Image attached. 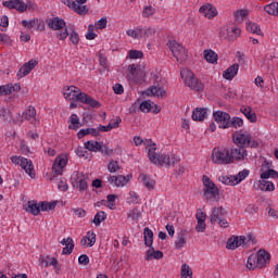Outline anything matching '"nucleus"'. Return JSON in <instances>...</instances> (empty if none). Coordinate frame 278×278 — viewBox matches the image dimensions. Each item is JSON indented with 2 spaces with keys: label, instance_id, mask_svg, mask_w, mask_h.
Instances as JSON below:
<instances>
[{
  "label": "nucleus",
  "instance_id": "nucleus-58",
  "mask_svg": "<svg viewBox=\"0 0 278 278\" xmlns=\"http://www.w3.org/2000/svg\"><path fill=\"white\" fill-rule=\"evenodd\" d=\"M230 34H227V39L229 41H233L236 40V38H238V36H240V29L239 28H231V30H229Z\"/></svg>",
  "mask_w": 278,
  "mask_h": 278
},
{
  "label": "nucleus",
  "instance_id": "nucleus-5",
  "mask_svg": "<svg viewBox=\"0 0 278 278\" xmlns=\"http://www.w3.org/2000/svg\"><path fill=\"white\" fill-rule=\"evenodd\" d=\"M232 140L237 147H241L242 149H247V147L257 149V147H260V143H257L256 140H253L249 132L237 131L232 135Z\"/></svg>",
  "mask_w": 278,
  "mask_h": 278
},
{
  "label": "nucleus",
  "instance_id": "nucleus-62",
  "mask_svg": "<svg viewBox=\"0 0 278 278\" xmlns=\"http://www.w3.org/2000/svg\"><path fill=\"white\" fill-rule=\"evenodd\" d=\"M139 110L144 114H148V112H151V102L143 101L141 104H139Z\"/></svg>",
  "mask_w": 278,
  "mask_h": 278
},
{
  "label": "nucleus",
  "instance_id": "nucleus-14",
  "mask_svg": "<svg viewBox=\"0 0 278 278\" xmlns=\"http://www.w3.org/2000/svg\"><path fill=\"white\" fill-rule=\"evenodd\" d=\"M126 34L130 38H135L136 40H141V38H149L151 34H155V29H153L152 27L147 28V27L138 26L136 29H128Z\"/></svg>",
  "mask_w": 278,
  "mask_h": 278
},
{
  "label": "nucleus",
  "instance_id": "nucleus-3",
  "mask_svg": "<svg viewBox=\"0 0 278 278\" xmlns=\"http://www.w3.org/2000/svg\"><path fill=\"white\" fill-rule=\"evenodd\" d=\"M46 24L49 29H52L56 33V38L59 40H66L68 38V27H66V22L60 17H50L46 20Z\"/></svg>",
  "mask_w": 278,
  "mask_h": 278
},
{
  "label": "nucleus",
  "instance_id": "nucleus-22",
  "mask_svg": "<svg viewBox=\"0 0 278 278\" xmlns=\"http://www.w3.org/2000/svg\"><path fill=\"white\" fill-rule=\"evenodd\" d=\"M63 3H65V5L70 7L71 10H73L74 12H76V14H79L80 16H84V14H88V7L77 4L76 0H64Z\"/></svg>",
  "mask_w": 278,
  "mask_h": 278
},
{
  "label": "nucleus",
  "instance_id": "nucleus-20",
  "mask_svg": "<svg viewBox=\"0 0 278 278\" xmlns=\"http://www.w3.org/2000/svg\"><path fill=\"white\" fill-rule=\"evenodd\" d=\"M229 155H230V164H232V162H242V160H244L248 155L247 153V149L244 148H232L229 151Z\"/></svg>",
  "mask_w": 278,
  "mask_h": 278
},
{
  "label": "nucleus",
  "instance_id": "nucleus-28",
  "mask_svg": "<svg viewBox=\"0 0 278 278\" xmlns=\"http://www.w3.org/2000/svg\"><path fill=\"white\" fill-rule=\"evenodd\" d=\"M21 90V85L20 84H8L4 86H0V94L7 96V94H12L13 92H18Z\"/></svg>",
  "mask_w": 278,
  "mask_h": 278
},
{
  "label": "nucleus",
  "instance_id": "nucleus-21",
  "mask_svg": "<svg viewBox=\"0 0 278 278\" xmlns=\"http://www.w3.org/2000/svg\"><path fill=\"white\" fill-rule=\"evenodd\" d=\"M38 66V61L31 59L27 63H25L17 72L18 79H22V77H25L26 75H29L34 68Z\"/></svg>",
  "mask_w": 278,
  "mask_h": 278
},
{
  "label": "nucleus",
  "instance_id": "nucleus-44",
  "mask_svg": "<svg viewBox=\"0 0 278 278\" xmlns=\"http://www.w3.org/2000/svg\"><path fill=\"white\" fill-rule=\"evenodd\" d=\"M240 245L238 241V236H232L228 239L226 249H228L229 251H236V249H238Z\"/></svg>",
  "mask_w": 278,
  "mask_h": 278
},
{
  "label": "nucleus",
  "instance_id": "nucleus-15",
  "mask_svg": "<svg viewBox=\"0 0 278 278\" xmlns=\"http://www.w3.org/2000/svg\"><path fill=\"white\" fill-rule=\"evenodd\" d=\"M214 121L218 124L219 129H229V122L231 115L224 111H216L213 113Z\"/></svg>",
  "mask_w": 278,
  "mask_h": 278
},
{
  "label": "nucleus",
  "instance_id": "nucleus-34",
  "mask_svg": "<svg viewBox=\"0 0 278 278\" xmlns=\"http://www.w3.org/2000/svg\"><path fill=\"white\" fill-rule=\"evenodd\" d=\"M139 179L142 182V185L146 188H148V190H154L155 189V180L151 179V177H149L148 175L140 174Z\"/></svg>",
  "mask_w": 278,
  "mask_h": 278
},
{
  "label": "nucleus",
  "instance_id": "nucleus-9",
  "mask_svg": "<svg viewBox=\"0 0 278 278\" xmlns=\"http://www.w3.org/2000/svg\"><path fill=\"white\" fill-rule=\"evenodd\" d=\"M167 45H168L174 58H176V60H177V62H179V64H184V62H186L188 60V51L179 42L174 40V41H169Z\"/></svg>",
  "mask_w": 278,
  "mask_h": 278
},
{
  "label": "nucleus",
  "instance_id": "nucleus-35",
  "mask_svg": "<svg viewBox=\"0 0 278 278\" xmlns=\"http://www.w3.org/2000/svg\"><path fill=\"white\" fill-rule=\"evenodd\" d=\"M96 242H97V235L94 232H87V236L80 240V244L83 247H86V244H88L89 247H94Z\"/></svg>",
  "mask_w": 278,
  "mask_h": 278
},
{
  "label": "nucleus",
  "instance_id": "nucleus-51",
  "mask_svg": "<svg viewBox=\"0 0 278 278\" xmlns=\"http://www.w3.org/2000/svg\"><path fill=\"white\" fill-rule=\"evenodd\" d=\"M180 275L181 278H192V268L188 264H182Z\"/></svg>",
  "mask_w": 278,
  "mask_h": 278
},
{
  "label": "nucleus",
  "instance_id": "nucleus-25",
  "mask_svg": "<svg viewBox=\"0 0 278 278\" xmlns=\"http://www.w3.org/2000/svg\"><path fill=\"white\" fill-rule=\"evenodd\" d=\"M199 12L200 14H203V16H205L206 18H214V16L218 14V11H216V8H214V5L210 3L203 4L199 9Z\"/></svg>",
  "mask_w": 278,
  "mask_h": 278
},
{
  "label": "nucleus",
  "instance_id": "nucleus-48",
  "mask_svg": "<svg viewBox=\"0 0 278 278\" xmlns=\"http://www.w3.org/2000/svg\"><path fill=\"white\" fill-rule=\"evenodd\" d=\"M140 216H142V213L140 212V210H138V207H135L127 213V218H131L132 220H135V223H138Z\"/></svg>",
  "mask_w": 278,
  "mask_h": 278
},
{
  "label": "nucleus",
  "instance_id": "nucleus-17",
  "mask_svg": "<svg viewBox=\"0 0 278 278\" xmlns=\"http://www.w3.org/2000/svg\"><path fill=\"white\" fill-rule=\"evenodd\" d=\"M66 164H68V159H66V155L56 156L52 165L53 177H58V175H62L64 173V168L66 167Z\"/></svg>",
  "mask_w": 278,
  "mask_h": 278
},
{
  "label": "nucleus",
  "instance_id": "nucleus-1",
  "mask_svg": "<svg viewBox=\"0 0 278 278\" xmlns=\"http://www.w3.org/2000/svg\"><path fill=\"white\" fill-rule=\"evenodd\" d=\"M148 151V157L152 164H155L156 166H175V164H179L180 159L179 156L175 154H159L157 152V146L155 143H152L147 147Z\"/></svg>",
  "mask_w": 278,
  "mask_h": 278
},
{
  "label": "nucleus",
  "instance_id": "nucleus-8",
  "mask_svg": "<svg viewBox=\"0 0 278 278\" xmlns=\"http://www.w3.org/2000/svg\"><path fill=\"white\" fill-rule=\"evenodd\" d=\"M203 184H204V197L207 201H218L220 199V191L218 190V187H216V184L210 179V177L204 176L203 177Z\"/></svg>",
  "mask_w": 278,
  "mask_h": 278
},
{
  "label": "nucleus",
  "instance_id": "nucleus-2",
  "mask_svg": "<svg viewBox=\"0 0 278 278\" xmlns=\"http://www.w3.org/2000/svg\"><path fill=\"white\" fill-rule=\"evenodd\" d=\"M143 238L146 247L150 248L146 252V261L151 262V260H162L164 253L160 250L155 251V248H153V230H151V228L143 229Z\"/></svg>",
  "mask_w": 278,
  "mask_h": 278
},
{
  "label": "nucleus",
  "instance_id": "nucleus-10",
  "mask_svg": "<svg viewBox=\"0 0 278 278\" xmlns=\"http://www.w3.org/2000/svg\"><path fill=\"white\" fill-rule=\"evenodd\" d=\"M212 160H213L214 164H231L229 149L214 148L213 153H212Z\"/></svg>",
  "mask_w": 278,
  "mask_h": 278
},
{
  "label": "nucleus",
  "instance_id": "nucleus-37",
  "mask_svg": "<svg viewBox=\"0 0 278 278\" xmlns=\"http://www.w3.org/2000/svg\"><path fill=\"white\" fill-rule=\"evenodd\" d=\"M23 121H36V108L28 106L22 114V123Z\"/></svg>",
  "mask_w": 278,
  "mask_h": 278
},
{
  "label": "nucleus",
  "instance_id": "nucleus-24",
  "mask_svg": "<svg viewBox=\"0 0 278 278\" xmlns=\"http://www.w3.org/2000/svg\"><path fill=\"white\" fill-rule=\"evenodd\" d=\"M39 262H40L41 266H43V268H47L48 266H53L54 269L56 270V273H59L60 268H62V266L56 261V258L55 257H51L49 255L41 256Z\"/></svg>",
  "mask_w": 278,
  "mask_h": 278
},
{
  "label": "nucleus",
  "instance_id": "nucleus-56",
  "mask_svg": "<svg viewBox=\"0 0 278 278\" xmlns=\"http://www.w3.org/2000/svg\"><path fill=\"white\" fill-rule=\"evenodd\" d=\"M156 10L152 5H147L143 8L142 16L143 18H149V16H153L155 14Z\"/></svg>",
  "mask_w": 278,
  "mask_h": 278
},
{
  "label": "nucleus",
  "instance_id": "nucleus-11",
  "mask_svg": "<svg viewBox=\"0 0 278 278\" xmlns=\"http://www.w3.org/2000/svg\"><path fill=\"white\" fill-rule=\"evenodd\" d=\"M147 74L140 70V67L136 66V64H130L128 66L127 79L129 84H142Z\"/></svg>",
  "mask_w": 278,
  "mask_h": 278
},
{
  "label": "nucleus",
  "instance_id": "nucleus-29",
  "mask_svg": "<svg viewBox=\"0 0 278 278\" xmlns=\"http://www.w3.org/2000/svg\"><path fill=\"white\" fill-rule=\"evenodd\" d=\"M79 102L89 105V108H101V103H99V101H97L94 98L88 96V93L83 92Z\"/></svg>",
  "mask_w": 278,
  "mask_h": 278
},
{
  "label": "nucleus",
  "instance_id": "nucleus-43",
  "mask_svg": "<svg viewBox=\"0 0 278 278\" xmlns=\"http://www.w3.org/2000/svg\"><path fill=\"white\" fill-rule=\"evenodd\" d=\"M70 123L71 125L68 126V129H74L75 131H77V129L81 127V124H79V116H77V114L71 115Z\"/></svg>",
  "mask_w": 278,
  "mask_h": 278
},
{
  "label": "nucleus",
  "instance_id": "nucleus-7",
  "mask_svg": "<svg viewBox=\"0 0 278 278\" xmlns=\"http://www.w3.org/2000/svg\"><path fill=\"white\" fill-rule=\"evenodd\" d=\"M277 179L278 177V173L275 169H267L263 173H261V179L260 180V185L258 188L260 190L264 191V192H273L275 190V184H273V181H268L266 179Z\"/></svg>",
  "mask_w": 278,
  "mask_h": 278
},
{
  "label": "nucleus",
  "instance_id": "nucleus-36",
  "mask_svg": "<svg viewBox=\"0 0 278 278\" xmlns=\"http://www.w3.org/2000/svg\"><path fill=\"white\" fill-rule=\"evenodd\" d=\"M204 60L210 64H216L218 62V54L214 52V50L208 49L203 52Z\"/></svg>",
  "mask_w": 278,
  "mask_h": 278
},
{
  "label": "nucleus",
  "instance_id": "nucleus-60",
  "mask_svg": "<svg viewBox=\"0 0 278 278\" xmlns=\"http://www.w3.org/2000/svg\"><path fill=\"white\" fill-rule=\"evenodd\" d=\"M245 16H249L248 10H240L235 13V18H236V21H239V22L244 21Z\"/></svg>",
  "mask_w": 278,
  "mask_h": 278
},
{
  "label": "nucleus",
  "instance_id": "nucleus-26",
  "mask_svg": "<svg viewBox=\"0 0 278 278\" xmlns=\"http://www.w3.org/2000/svg\"><path fill=\"white\" fill-rule=\"evenodd\" d=\"M188 237V231L187 230H180L177 233L176 240H175V249L177 251H181V248L187 244L186 238Z\"/></svg>",
  "mask_w": 278,
  "mask_h": 278
},
{
  "label": "nucleus",
  "instance_id": "nucleus-41",
  "mask_svg": "<svg viewBox=\"0 0 278 278\" xmlns=\"http://www.w3.org/2000/svg\"><path fill=\"white\" fill-rule=\"evenodd\" d=\"M247 268L249 270H255L256 268H260V263L257 261V254H251L248 257Z\"/></svg>",
  "mask_w": 278,
  "mask_h": 278
},
{
  "label": "nucleus",
  "instance_id": "nucleus-27",
  "mask_svg": "<svg viewBox=\"0 0 278 278\" xmlns=\"http://www.w3.org/2000/svg\"><path fill=\"white\" fill-rule=\"evenodd\" d=\"M238 71H240V65L238 63L232 64L223 73L224 79L231 81L238 75Z\"/></svg>",
  "mask_w": 278,
  "mask_h": 278
},
{
  "label": "nucleus",
  "instance_id": "nucleus-12",
  "mask_svg": "<svg viewBox=\"0 0 278 278\" xmlns=\"http://www.w3.org/2000/svg\"><path fill=\"white\" fill-rule=\"evenodd\" d=\"M11 162L13 164H20L21 168H23V170H25V173L29 175L31 179L36 177V172H34V163L31 162V160L14 155L11 156Z\"/></svg>",
  "mask_w": 278,
  "mask_h": 278
},
{
  "label": "nucleus",
  "instance_id": "nucleus-46",
  "mask_svg": "<svg viewBox=\"0 0 278 278\" xmlns=\"http://www.w3.org/2000/svg\"><path fill=\"white\" fill-rule=\"evenodd\" d=\"M105 218H108V214H105L103 211H100L94 215L92 223L96 225V227H99L101 223L105 220Z\"/></svg>",
  "mask_w": 278,
  "mask_h": 278
},
{
  "label": "nucleus",
  "instance_id": "nucleus-49",
  "mask_svg": "<svg viewBox=\"0 0 278 278\" xmlns=\"http://www.w3.org/2000/svg\"><path fill=\"white\" fill-rule=\"evenodd\" d=\"M70 40L73 45H79V34L77 33V30L75 29V26H72L70 28Z\"/></svg>",
  "mask_w": 278,
  "mask_h": 278
},
{
  "label": "nucleus",
  "instance_id": "nucleus-47",
  "mask_svg": "<svg viewBox=\"0 0 278 278\" xmlns=\"http://www.w3.org/2000/svg\"><path fill=\"white\" fill-rule=\"evenodd\" d=\"M58 205L56 202H40L39 210L41 212H49L51 210H55V206Z\"/></svg>",
  "mask_w": 278,
  "mask_h": 278
},
{
  "label": "nucleus",
  "instance_id": "nucleus-61",
  "mask_svg": "<svg viewBox=\"0 0 278 278\" xmlns=\"http://www.w3.org/2000/svg\"><path fill=\"white\" fill-rule=\"evenodd\" d=\"M219 181H222V184H225V186H236L235 178L231 179V177L228 176H220Z\"/></svg>",
  "mask_w": 278,
  "mask_h": 278
},
{
  "label": "nucleus",
  "instance_id": "nucleus-33",
  "mask_svg": "<svg viewBox=\"0 0 278 278\" xmlns=\"http://www.w3.org/2000/svg\"><path fill=\"white\" fill-rule=\"evenodd\" d=\"M240 112L244 114L245 118H248L250 123H257V115L253 113L251 106H242Z\"/></svg>",
  "mask_w": 278,
  "mask_h": 278
},
{
  "label": "nucleus",
  "instance_id": "nucleus-64",
  "mask_svg": "<svg viewBox=\"0 0 278 278\" xmlns=\"http://www.w3.org/2000/svg\"><path fill=\"white\" fill-rule=\"evenodd\" d=\"M139 200H140V195H138V193H136L135 191L129 192L128 203L138 204L140 203Z\"/></svg>",
  "mask_w": 278,
  "mask_h": 278
},
{
  "label": "nucleus",
  "instance_id": "nucleus-30",
  "mask_svg": "<svg viewBox=\"0 0 278 278\" xmlns=\"http://www.w3.org/2000/svg\"><path fill=\"white\" fill-rule=\"evenodd\" d=\"M207 118V109L205 108H197L192 112V121H205Z\"/></svg>",
  "mask_w": 278,
  "mask_h": 278
},
{
  "label": "nucleus",
  "instance_id": "nucleus-55",
  "mask_svg": "<svg viewBox=\"0 0 278 278\" xmlns=\"http://www.w3.org/2000/svg\"><path fill=\"white\" fill-rule=\"evenodd\" d=\"M249 177V169H243L238 173L237 176H235V184H240V181H244Z\"/></svg>",
  "mask_w": 278,
  "mask_h": 278
},
{
  "label": "nucleus",
  "instance_id": "nucleus-18",
  "mask_svg": "<svg viewBox=\"0 0 278 278\" xmlns=\"http://www.w3.org/2000/svg\"><path fill=\"white\" fill-rule=\"evenodd\" d=\"M106 179L111 186H115V188H123V186H127V184H129L131 175L108 176Z\"/></svg>",
  "mask_w": 278,
  "mask_h": 278
},
{
  "label": "nucleus",
  "instance_id": "nucleus-53",
  "mask_svg": "<svg viewBox=\"0 0 278 278\" xmlns=\"http://www.w3.org/2000/svg\"><path fill=\"white\" fill-rule=\"evenodd\" d=\"M108 170L109 173H118V170H121L118 161L111 160L108 164Z\"/></svg>",
  "mask_w": 278,
  "mask_h": 278
},
{
  "label": "nucleus",
  "instance_id": "nucleus-23",
  "mask_svg": "<svg viewBox=\"0 0 278 278\" xmlns=\"http://www.w3.org/2000/svg\"><path fill=\"white\" fill-rule=\"evenodd\" d=\"M258 268H266L270 264V253L266 250H258L256 253Z\"/></svg>",
  "mask_w": 278,
  "mask_h": 278
},
{
  "label": "nucleus",
  "instance_id": "nucleus-52",
  "mask_svg": "<svg viewBox=\"0 0 278 278\" xmlns=\"http://www.w3.org/2000/svg\"><path fill=\"white\" fill-rule=\"evenodd\" d=\"M244 125V121L240 117H232L228 124L229 127H233L235 129H238L239 127H242Z\"/></svg>",
  "mask_w": 278,
  "mask_h": 278
},
{
  "label": "nucleus",
  "instance_id": "nucleus-13",
  "mask_svg": "<svg viewBox=\"0 0 278 278\" xmlns=\"http://www.w3.org/2000/svg\"><path fill=\"white\" fill-rule=\"evenodd\" d=\"M73 188L79 190V192H86L88 190V181L83 173L74 172L71 177Z\"/></svg>",
  "mask_w": 278,
  "mask_h": 278
},
{
  "label": "nucleus",
  "instance_id": "nucleus-50",
  "mask_svg": "<svg viewBox=\"0 0 278 278\" xmlns=\"http://www.w3.org/2000/svg\"><path fill=\"white\" fill-rule=\"evenodd\" d=\"M149 90L153 97H166V90L162 87H150Z\"/></svg>",
  "mask_w": 278,
  "mask_h": 278
},
{
  "label": "nucleus",
  "instance_id": "nucleus-42",
  "mask_svg": "<svg viewBox=\"0 0 278 278\" xmlns=\"http://www.w3.org/2000/svg\"><path fill=\"white\" fill-rule=\"evenodd\" d=\"M266 14L270 16H278V2H271L264 7Z\"/></svg>",
  "mask_w": 278,
  "mask_h": 278
},
{
  "label": "nucleus",
  "instance_id": "nucleus-54",
  "mask_svg": "<svg viewBox=\"0 0 278 278\" xmlns=\"http://www.w3.org/2000/svg\"><path fill=\"white\" fill-rule=\"evenodd\" d=\"M248 31H251V34H256L257 36H262V29L260 28V25L255 23H250L247 26Z\"/></svg>",
  "mask_w": 278,
  "mask_h": 278
},
{
  "label": "nucleus",
  "instance_id": "nucleus-6",
  "mask_svg": "<svg viewBox=\"0 0 278 278\" xmlns=\"http://www.w3.org/2000/svg\"><path fill=\"white\" fill-rule=\"evenodd\" d=\"M227 216V210H225L223 206H215L212 208V214L210 215V223L212 225H216V223L222 227L223 229H227L229 227V222L226 219Z\"/></svg>",
  "mask_w": 278,
  "mask_h": 278
},
{
  "label": "nucleus",
  "instance_id": "nucleus-39",
  "mask_svg": "<svg viewBox=\"0 0 278 278\" xmlns=\"http://www.w3.org/2000/svg\"><path fill=\"white\" fill-rule=\"evenodd\" d=\"M26 212H29L33 216H38L40 214V205L35 200L28 201Z\"/></svg>",
  "mask_w": 278,
  "mask_h": 278
},
{
  "label": "nucleus",
  "instance_id": "nucleus-16",
  "mask_svg": "<svg viewBox=\"0 0 278 278\" xmlns=\"http://www.w3.org/2000/svg\"><path fill=\"white\" fill-rule=\"evenodd\" d=\"M84 96V92H81V89H79L76 86H70L64 89L63 97L67 101H81V97Z\"/></svg>",
  "mask_w": 278,
  "mask_h": 278
},
{
  "label": "nucleus",
  "instance_id": "nucleus-40",
  "mask_svg": "<svg viewBox=\"0 0 278 278\" xmlns=\"http://www.w3.org/2000/svg\"><path fill=\"white\" fill-rule=\"evenodd\" d=\"M85 149H87V151H93L97 153L98 151H103V146H101L99 141H87L85 142Z\"/></svg>",
  "mask_w": 278,
  "mask_h": 278
},
{
  "label": "nucleus",
  "instance_id": "nucleus-59",
  "mask_svg": "<svg viewBox=\"0 0 278 278\" xmlns=\"http://www.w3.org/2000/svg\"><path fill=\"white\" fill-rule=\"evenodd\" d=\"M128 55H129L130 60H140L144 56V54L140 50H130L128 52Z\"/></svg>",
  "mask_w": 278,
  "mask_h": 278
},
{
  "label": "nucleus",
  "instance_id": "nucleus-4",
  "mask_svg": "<svg viewBox=\"0 0 278 278\" xmlns=\"http://www.w3.org/2000/svg\"><path fill=\"white\" fill-rule=\"evenodd\" d=\"M180 76L184 79L185 84L188 86V88H191V90H195V92H203L205 86L197 76H194V73L192 71L185 68L180 71Z\"/></svg>",
  "mask_w": 278,
  "mask_h": 278
},
{
  "label": "nucleus",
  "instance_id": "nucleus-32",
  "mask_svg": "<svg viewBox=\"0 0 278 278\" xmlns=\"http://www.w3.org/2000/svg\"><path fill=\"white\" fill-rule=\"evenodd\" d=\"M0 121H2V123H13V124L16 123L12 118V111L5 108H0Z\"/></svg>",
  "mask_w": 278,
  "mask_h": 278
},
{
  "label": "nucleus",
  "instance_id": "nucleus-57",
  "mask_svg": "<svg viewBox=\"0 0 278 278\" xmlns=\"http://www.w3.org/2000/svg\"><path fill=\"white\" fill-rule=\"evenodd\" d=\"M99 62L100 66L102 67V73H105V71H110V66L108 65V58L103 55L102 53L99 54Z\"/></svg>",
  "mask_w": 278,
  "mask_h": 278
},
{
  "label": "nucleus",
  "instance_id": "nucleus-31",
  "mask_svg": "<svg viewBox=\"0 0 278 278\" xmlns=\"http://www.w3.org/2000/svg\"><path fill=\"white\" fill-rule=\"evenodd\" d=\"M86 136H93L94 138H98L99 136L98 128H85V129H80L77 132L78 140H81V138H86Z\"/></svg>",
  "mask_w": 278,
  "mask_h": 278
},
{
  "label": "nucleus",
  "instance_id": "nucleus-19",
  "mask_svg": "<svg viewBox=\"0 0 278 278\" xmlns=\"http://www.w3.org/2000/svg\"><path fill=\"white\" fill-rule=\"evenodd\" d=\"M2 5L9 8V10H17V12H27V3L23 0H9L3 1Z\"/></svg>",
  "mask_w": 278,
  "mask_h": 278
},
{
  "label": "nucleus",
  "instance_id": "nucleus-38",
  "mask_svg": "<svg viewBox=\"0 0 278 278\" xmlns=\"http://www.w3.org/2000/svg\"><path fill=\"white\" fill-rule=\"evenodd\" d=\"M239 247H245V244H255L257 241L253 235L239 236L238 237Z\"/></svg>",
  "mask_w": 278,
  "mask_h": 278
},
{
  "label": "nucleus",
  "instance_id": "nucleus-45",
  "mask_svg": "<svg viewBox=\"0 0 278 278\" xmlns=\"http://www.w3.org/2000/svg\"><path fill=\"white\" fill-rule=\"evenodd\" d=\"M74 249H75V243L73 241V238L68 237L67 238V243L63 248L62 254L63 255H71V253H73Z\"/></svg>",
  "mask_w": 278,
  "mask_h": 278
},
{
  "label": "nucleus",
  "instance_id": "nucleus-63",
  "mask_svg": "<svg viewBox=\"0 0 278 278\" xmlns=\"http://www.w3.org/2000/svg\"><path fill=\"white\" fill-rule=\"evenodd\" d=\"M37 18H34L31 21L23 20L22 25L23 27H26V29H34L36 27Z\"/></svg>",
  "mask_w": 278,
  "mask_h": 278
}]
</instances>
